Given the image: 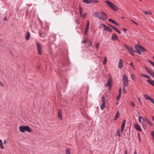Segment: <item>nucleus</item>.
Listing matches in <instances>:
<instances>
[{"label":"nucleus","mask_w":154,"mask_h":154,"mask_svg":"<svg viewBox=\"0 0 154 154\" xmlns=\"http://www.w3.org/2000/svg\"><path fill=\"white\" fill-rule=\"evenodd\" d=\"M108 17L106 14L104 12L101 11L100 12L99 19L102 20L103 21L107 20Z\"/></svg>","instance_id":"39448f33"},{"label":"nucleus","mask_w":154,"mask_h":154,"mask_svg":"<svg viewBox=\"0 0 154 154\" xmlns=\"http://www.w3.org/2000/svg\"><path fill=\"white\" fill-rule=\"evenodd\" d=\"M140 75L142 77H145L147 79H149L150 78V76L145 74H141Z\"/></svg>","instance_id":"bb28decb"},{"label":"nucleus","mask_w":154,"mask_h":154,"mask_svg":"<svg viewBox=\"0 0 154 154\" xmlns=\"http://www.w3.org/2000/svg\"><path fill=\"white\" fill-rule=\"evenodd\" d=\"M135 47L136 50H139L142 52L146 51L144 48L140 45L136 44L135 45Z\"/></svg>","instance_id":"6e6552de"},{"label":"nucleus","mask_w":154,"mask_h":154,"mask_svg":"<svg viewBox=\"0 0 154 154\" xmlns=\"http://www.w3.org/2000/svg\"><path fill=\"white\" fill-rule=\"evenodd\" d=\"M144 13L146 15H151L152 14V13L150 11H144Z\"/></svg>","instance_id":"2f4dec72"},{"label":"nucleus","mask_w":154,"mask_h":154,"mask_svg":"<svg viewBox=\"0 0 154 154\" xmlns=\"http://www.w3.org/2000/svg\"><path fill=\"white\" fill-rule=\"evenodd\" d=\"M66 154H70V150L69 148H67L66 150Z\"/></svg>","instance_id":"cd10ccee"},{"label":"nucleus","mask_w":154,"mask_h":154,"mask_svg":"<svg viewBox=\"0 0 154 154\" xmlns=\"http://www.w3.org/2000/svg\"><path fill=\"white\" fill-rule=\"evenodd\" d=\"M142 125H143V128L145 129H146L147 128V126L146 125L143 124V123H142Z\"/></svg>","instance_id":"a19ab883"},{"label":"nucleus","mask_w":154,"mask_h":154,"mask_svg":"<svg viewBox=\"0 0 154 154\" xmlns=\"http://www.w3.org/2000/svg\"><path fill=\"white\" fill-rule=\"evenodd\" d=\"M111 28H113L115 31H116L119 34H121V32L118 30V29L116 28V27L112 25H109Z\"/></svg>","instance_id":"6ab92c4d"},{"label":"nucleus","mask_w":154,"mask_h":154,"mask_svg":"<svg viewBox=\"0 0 154 154\" xmlns=\"http://www.w3.org/2000/svg\"><path fill=\"white\" fill-rule=\"evenodd\" d=\"M123 61L122 59H120L118 64V67L119 69H121L123 66Z\"/></svg>","instance_id":"dca6fc26"},{"label":"nucleus","mask_w":154,"mask_h":154,"mask_svg":"<svg viewBox=\"0 0 154 154\" xmlns=\"http://www.w3.org/2000/svg\"><path fill=\"white\" fill-rule=\"evenodd\" d=\"M123 30L125 32H126L127 31V29L125 28H124L123 29Z\"/></svg>","instance_id":"13d9d810"},{"label":"nucleus","mask_w":154,"mask_h":154,"mask_svg":"<svg viewBox=\"0 0 154 154\" xmlns=\"http://www.w3.org/2000/svg\"><path fill=\"white\" fill-rule=\"evenodd\" d=\"M104 2L105 3H107L111 9L114 11H116L118 10V8L115 5L112 3L107 0L104 1Z\"/></svg>","instance_id":"20e7f679"},{"label":"nucleus","mask_w":154,"mask_h":154,"mask_svg":"<svg viewBox=\"0 0 154 154\" xmlns=\"http://www.w3.org/2000/svg\"><path fill=\"white\" fill-rule=\"evenodd\" d=\"M147 123L151 126H152L153 125V124L152 123L150 122L149 121L147 122Z\"/></svg>","instance_id":"de8ad7c7"},{"label":"nucleus","mask_w":154,"mask_h":154,"mask_svg":"<svg viewBox=\"0 0 154 154\" xmlns=\"http://www.w3.org/2000/svg\"><path fill=\"white\" fill-rule=\"evenodd\" d=\"M134 52L137 53L140 55L141 54V52H140V51L139 50H136V51H134Z\"/></svg>","instance_id":"ea45409f"},{"label":"nucleus","mask_w":154,"mask_h":154,"mask_svg":"<svg viewBox=\"0 0 154 154\" xmlns=\"http://www.w3.org/2000/svg\"><path fill=\"white\" fill-rule=\"evenodd\" d=\"M39 25L42 26V29H41L39 32V36L40 37L44 38L46 35L47 31L48 29V24L46 23H42L39 19Z\"/></svg>","instance_id":"f257e3e1"},{"label":"nucleus","mask_w":154,"mask_h":154,"mask_svg":"<svg viewBox=\"0 0 154 154\" xmlns=\"http://www.w3.org/2000/svg\"><path fill=\"white\" fill-rule=\"evenodd\" d=\"M83 2L86 4L91 3V0H82Z\"/></svg>","instance_id":"a878e982"},{"label":"nucleus","mask_w":154,"mask_h":154,"mask_svg":"<svg viewBox=\"0 0 154 154\" xmlns=\"http://www.w3.org/2000/svg\"><path fill=\"white\" fill-rule=\"evenodd\" d=\"M89 25L90 22L88 20H87V25L84 32V34L85 35H86L87 34L89 28Z\"/></svg>","instance_id":"f8f14e48"},{"label":"nucleus","mask_w":154,"mask_h":154,"mask_svg":"<svg viewBox=\"0 0 154 154\" xmlns=\"http://www.w3.org/2000/svg\"><path fill=\"white\" fill-rule=\"evenodd\" d=\"M0 147L1 149H3L4 148V146H3L2 142V140L0 139Z\"/></svg>","instance_id":"c756f323"},{"label":"nucleus","mask_w":154,"mask_h":154,"mask_svg":"<svg viewBox=\"0 0 154 154\" xmlns=\"http://www.w3.org/2000/svg\"><path fill=\"white\" fill-rule=\"evenodd\" d=\"M144 96L146 99L150 100L151 103L154 104V100L147 94H144Z\"/></svg>","instance_id":"9b49d317"},{"label":"nucleus","mask_w":154,"mask_h":154,"mask_svg":"<svg viewBox=\"0 0 154 154\" xmlns=\"http://www.w3.org/2000/svg\"><path fill=\"white\" fill-rule=\"evenodd\" d=\"M4 21H5V20H7V17H5L4 18Z\"/></svg>","instance_id":"4d7b16f0"},{"label":"nucleus","mask_w":154,"mask_h":154,"mask_svg":"<svg viewBox=\"0 0 154 154\" xmlns=\"http://www.w3.org/2000/svg\"><path fill=\"white\" fill-rule=\"evenodd\" d=\"M125 48L128 51L129 53L133 56H134V50L133 48L130 46H128L125 44L124 45Z\"/></svg>","instance_id":"7ed1b4c3"},{"label":"nucleus","mask_w":154,"mask_h":154,"mask_svg":"<svg viewBox=\"0 0 154 154\" xmlns=\"http://www.w3.org/2000/svg\"><path fill=\"white\" fill-rule=\"evenodd\" d=\"M134 127L135 129L137 131H142L141 128L137 124L134 125Z\"/></svg>","instance_id":"a211bd4d"},{"label":"nucleus","mask_w":154,"mask_h":154,"mask_svg":"<svg viewBox=\"0 0 154 154\" xmlns=\"http://www.w3.org/2000/svg\"><path fill=\"white\" fill-rule=\"evenodd\" d=\"M121 97V95L118 94V95L117 97V99L118 101L119 100V99H120Z\"/></svg>","instance_id":"c03bdc74"},{"label":"nucleus","mask_w":154,"mask_h":154,"mask_svg":"<svg viewBox=\"0 0 154 154\" xmlns=\"http://www.w3.org/2000/svg\"><path fill=\"white\" fill-rule=\"evenodd\" d=\"M100 45V44L99 43H97L96 44V45L95 46V47L96 48L97 50H98V47H99Z\"/></svg>","instance_id":"58836bf2"},{"label":"nucleus","mask_w":154,"mask_h":154,"mask_svg":"<svg viewBox=\"0 0 154 154\" xmlns=\"http://www.w3.org/2000/svg\"><path fill=\"white\" fill-rule=\"evenodd\" d=\"M41 45L39 44V55H41L42 52L41 50Z\"/></svg>","instance_id":"f704fd0d"},{"label":"nucleus","mask_w":154,"mask_h":154,"mask_svg":"<svg viewBox=\"0 0 154 154\" xmlns=\"http://www.w3.org/2000/svg\"><path fill=\"white\" fill-rule=\"evenodd\" d=\"M152 58H153V59H154V56H153Z\"/></svg>","instance_id":"774afa93"},{"label":"nucleus","mask_w":154,"mask_h":154,"mask_svg":"<svg viewBox=\"0 0 154 154\" xmlns=\"http://www.w3.org/2000/svg\"><path fill=\"white\" fill-rule=\"evenodd\" d=\"M148 61L154 67V62L149 59L148 60Z\"/></svg>","instance_id":"72a5a7b5"},{"label":"nucleus","mask_w":154,"mask_h":154,"mask_svg":"<svg viewBox=\"0 0 154 154\" xmlns=\"http://www.w3.org/2000/svg\"><path fill=\"white\" fill-rule=\"evenodd\" d=\"M118 118V117H117L115 116V117H114V120H116Z\"/></svg>","instance_id":"052dcab7"},{"label":"nucleus","mask_w":154,"mask_h":154,"mask_svg":"<svg viewBox=\"0 0 154 154\" xmlns=\"http://www.w3.org/2000/svg\"><path fill=\"white\" fill-rule=\"evenodd\" d=\"M109 20L117 26H119V25L116 21L112 19L109 18Z\"/></svg>","instance_id":"5701e85b"},{"label":"nucleus","mask_w":154,"mask_h":154,"mask_svg":"<svg viewBox=\"0 0 154 154\" xmlns=\"http://www.w3.org/2000/svg\"><path fill=\"white\" fill-rule=\"evenodd\" d=\"M141 119H142L143 121H146L147 122H148L149 121V119L147 118H146V119H145L142 116H140L139 117V121L140 123H142L141 121Z\"/></svg>","instance_id":"f3484780"},{"label":"nucleus","mask_w":154,"mask_h":154,"mask_svg":"<svg viewBox=\"0 0 154 154\" xmlns=\"http://www.w3.org/2000/svg\"><path fill=\"white\" fill-rule=\"evenodd\" d=\"M101 26L104 27V30H106L108 32H112V30L109 27L106 26L105 24L102 23L101 24Z\"/></svg>","instance_id":"ddd939ff"},{"label":"nucleus","mask_w":154,"mask_h":154,"mask_svg":"<svg viewBox=\"0 0 154 154\" xmlns=\"http://www.w3.org/2000/svg\"><path fill=\"white\" fill-rule=\"evenodd\" d=\"M93 15L94 16L99 18L100 15V13L98 12H94L93 13Z\"/></svg>","instance_id":"412c9836"},{"label":"nucleus","mask_w":154,"mask_h":154,"mask_svg":"<svg viewBox=\"0 0 154 154\" xmlns=\"http://www.w3.org/2000/svg\"><path fill=\"white\" fill-rule=\"evenodd\" d=\"M116 117H119V112H117L116 113Z\"/></svg>","instance_id":"09e8293b"},{"label":"nucleus","mask_w":154,"mask_h":154,"mask_svg":"<svg viewBox=\"0 0 154 154\" xmlns=\"http://www.w3.org/2000/svg\"><path fill=\"white\" fill-rule=\"evenodd\" d=\"M105 99V98L103 96L102 97V103L100 106V109L101 110L104 109L105 107L106 103Z\"/></svg>","instance_id":"9d476101"},{"label":"nucleus","mask_w":154,"mask_h":154,"mask_svg":"<svg viewBox=\"0 0 154 154\" xmlns=\"http://www.w3.org/2000/svg\"><path fill=\"white\" fill-rule=\"evenodd\" d=\"M107 61V57H105L104 61H103V64L104 65L106 64Z\"/></svg>","instance_id":"7c9ffc66"},{"label":"nucleus","mask_w":154,"mask_h":154,"mask_svg":"<svg viewBox=\"0 0 154 154\" xmlns=\"http://www.w3.org/2000/svg\"><path fill=\"white\" fill-rule=\"evenodd\" d=\"M109 79L108 80L106 84L105 85V87H107L108 86H112L113 84V80L110 74L109 75Z\"/></svg>","instance_id":"0eeeda50"},{"label":"nucleus","mask_w":154,"mask_h":154,"mask_svg":"<svg viewBox=\"0 0 154 154\" xmlns=\"http://www.w3.org/2000/svg\"><path fill=\"white\" fill-rule=\"evenodd\" d=\"M88 47H90L92 45V43L91 41H89V42Z\"/></svg>","instance_id":"8fccbe9b"},{"label":"nucleus","mask_w":154,"mask_h":154,"mask_svg":"<svg viewBox=\"0 0 154 154\" xmlns=\"http://www.w3.org/2000/svg\"><path fill=\"white\" fill-rule=\"evenodd\" d=\"M127 153H128L127 151V150H126L125 151V154H127Z\"/></svg>","instance_id":"e2e57ef3"},{"label":"nucleus","mask_w":154,"mask_h":154,"mask_svg":"<svg viewBox=\"0 0 154 154\" xmlns=\"http://www.w3.org/2000/svg\"><path fill=\"white\" fill-rule=\"evenodd\" d=\"M58 118L60 120H62V113L61 110L60 109H59L58 110Z\"/></svg>","instance_id":"2eb2a0df"},{"label":"nucleus","mask_w":154,"mask_h":154,"mask_svg":"<svg viewBox=\"0 0 154 154\" xmlns=\"http://www.w3.org/2000/svg\"><path fill=\"white\" fill-rule=\"evenodd\" d=\"M152 58H153V59H154V56H153Z\"/></svg>","instance_id":"338daca9"},{"label":"nucleus","mask_w":154,"mask_h":154,"mask_svg":"<svg viewBox=\"0 0 154 154\" xmlns=\"http://www.w3.org/2000/svg\"><path fill=\"white\" fill-rule=\"evenodd\" d=\"M36 45H37V47L38 51V42L36 43Z\"/></svg>","instance_id":"3c124183"},{"label":"nucleus","mask_w":154,"mask_h":154,"mask_svg":"<svg viewBox=\"0 0 154 154\" xmlns=\"http://www.w3.org/2000/svg\"><path fill=\"white\" fill-rule=\"evenodd\" d=\"M123 86H127L129 84L128 77L125 74H123Z\"/></svg>","instance_id":"423d86ee"},{"label":"nucleus","mask_w":154,"mask_h":154,"mask_svg":"<svg viewBox=\"0 0 154 154\" xmlns=\"http://www.w3.org/2000/svg\"><path fill=\"white\" fill-rule=\"evenodd\" d=\"M20 131L22 132H24L25 131L31 132L32 131V130L28 126H20L19 127Z\"/></svg>","instance_id":"f03ea898"},{"label":"nucleus","mask_w":154,"mask_h":154,"mask_svg":"<svg viewBox=\"0 0 154 154\" xmlns=\"http://www.w3.org/2000/svg\"><path fill=\"white\" fill-rule=\"evenodd\" d=\"M131 77L132 80L134 81L135 80L134 79L135 78V76L134 74H132L131 75Z\"/></svg>","instance_id":"37998d69"},{"label":"nucleus","mask_w":154,"mask_h":154,"mask_svg":"<svg viewBox=\"0 0 154 154\" xmlns=\"http://www.w3.org/2000/svg\"><path fill=\"white\" fill-rule=\"evenodd\" d=\"M145 69L146 71L148 73H149L150 72L152 71L151 70L147 68L146 66L145 67Z\"/></svg>","instance_id":"c85d7f7f"},{"label":"nucleus","mask_w":154,"mask_h":154,"mask_svg":"<svg viewBox=\"0 0 154 154\" xmlns=\"http://www.w3.org/2000/svg\"><path fill=\"white\" fill-rule=\"evenodd\" d=\"M138 140H139V141H140V142H141V138H140V133L138 134Z\"/></svg>","instance_id":"49530a36"},{"label":"nucleus","mask_w":154,"mask_h":154,"mask_svg":"<svg viewBox=\"0 0 154 154\" xmlns=\"http://www.w3.org/2000/svg\"><path fill=\"white\" fill-rule=\"evenodd\" d=\"M120 129L119 128L118 129L117 131L116 132V136H118V137H120L121 136V134L120 133Z\"/></svg>","instance_id":"393cba45"},{"label":"nucleus","mask_w":154,"mask_h":154,"mask_svg":"<svg viewBox=\"0 0 154 154\" xmlns=\"http://www.w3.org/2000/svg\"><path fill=\"white\" fill-rule=\"evenodd\" d=\"M131 21L133 23L137 25H138V24L137 23H136L135 22L133 21V20H131Z\"/></svg>","instance_id":"603ef678"},{"label":"nucleus","mask_w":154,"mask_h":154,"mask_svg":"<svg viewBox=\"0 0 154 154\" xmlns=\"http://www.w3.org/2000/svg\"><path fill=\"white\" fill-rule=\"evenodd\" d=\"M83 43L85 44L87 43V42L86 41V40L85 39H84L82 42Z\"/></svg>","instance_id":"864d4df0"},{"label":"nucleus","mask_w":154,"mask_h":154,"mask_svg":"<svg viewBox=\"0 0 154 154\" xmlns=\"http://www.w3.org/2000/svg\"><path fill=\"white\" fill-rule=\"evenodd\" d=\"M137 99L139 101V102L141 104H142V103L141 102L140 100V98H137Z\"/></svg>","instance_id":"5fc2aeb1"},{"label":"nucleus","mask_w":154,"mask_h":154,"mask_svg":"<svg viewBox=\"0 0 154 154\" xmlns=\"http://www.w3.org/2000/svg\"><path fill=\"white\" fill-rule=\"evenodd\" d=\"M79 13L80 14V16L81 17H83L84 19H85L87 16V14L86 13H84L83 14H82V8L81 7L80 5L79 6Z\"/></svg>","instance_id":"1a4fd4ad"},{"label":"nucleus","mask_w":154,"mask_h":154,"mask_svg":"<svg viewBox=\"0 0 154 154\" xmlns=\"http://www.w3.org/2000/svg\"><path fill=\"white\" fill-rule=\"evenodd\" d=\"M91 3H98L99 2L97 0H91Z\"/></svg>","instance_id":"473e14b6"},{"label":"nucleus","mask_w":154,"mask_h":154,"mask_svg":"<svg viewBox=\"0 0 154 154\" xmlns=\"http://www.w3.org/2000/svg\"><path fill=\"white\" fill-rule=\"evenodd\" d=\"M30 33L29 32H28L27 33V35L25 36V38L27 41L29 40L30 37Z\"/></svg>","instance_id":"4be33fe9"},{"label":"nucleus","mask_w":154,"mask_h":154,"mask_svg":"<svg viewBox=\"0 0 154 154\" xmlns=\"http://www.w3.org/2000/svg\"><path fill=\"white\" fill-rule=\"evenodd\" d=\"M147 81L150 84L154 86V81L148 79Z\"/></svg>","instance_id":"b1692460"},{"label":"nucleus","mask_w":154,"mask_h":154,"mask_svg":"<svg viewBox=\"0 0 154 154\" xmlns=\"http://www.w3.org/2000/svg\"><path fill=\"white\" fill-rule=\"evenodd\" d=\"M109 86V89L110 90L111 89L112 87V86H111H111Z\"/></svg>","instance_id":"0e129e2a"},{"label":"nucleus","mask_w":154,"mask_h":154,"mask_svg":"<svg viewBox=\"0 0 154 154\" xmlns=\"http://www.w3.org/2000/svg\"><path fill=\"white\" fill-rule=\"evenodd\" d=\"M152 120L153 121H154V116H152Z\"/></svg>","instance_id":"680f3d73"},{"label":"nucleus","mask_w":154,"mask_h":154,"mask_svg":"<svg viewBox=\"0 0 154 154\" xmlns=\"http://www.w3.org/2000/svg\"><path fill=\"white\" fill-rule=\"evenodd\" d=\"M130 105H131V106L132 107H135V106L134 103L133 102H132V101H131V102H130Z\"/></svg>","instance_id":"e433bc0d"},{"label":"nucleus","mask_w":154,"mask_h":154,"mask_svg":"<svg viewBox=\"0 0 154 154\" xmlns=\"http://www.w3.org/2000/svg\"><path fill=\"white\" fill-rule=\"evenodd\" d=\"M118 39L117 36L115 34H113L111 37V39L113 41H115Z\"/></svg>","instance_id":"aec40b11"},{"label":"nucleus","mask_w":154,"mask_h":154,"mask_svg":"<svg viewBox=\"0 0 154 154\" xmlns=\"http://www.w3.org/2000/svg\"><path fill=\"white\" fill-rule=\"evenodd\" d=\"M122 90L121 87H120L119 90V94L121 95Z\"/></svg>","instance_id":"a18cd8bd"},{"label":"nucleus","mask_w":154,"mask_h":154,"mask_svg":"<svg viewBox=\"0 0 154 154\" xmlns=\"http://www.w3.org/2000/svg\"><path fill=\"white\" fill-rule=\"evenodd\" d=\"M126 123V120H124L122 122V125L121 126V132H122L124 131L125 126V125Z\"/></svg>","instance_id":"4468645a"},{"label":"nucleus","mask_w":154,"mask_h":154,"mask_svg":"<svg viewBox=\"0 0 154 154\" xmlns=\"http://www.w3.org/2000/svg\"><path fill=\"white\" fill-rule=\"evenodd\" d=\"M0 85L3 87H4V85L0 82Z\"/></svg>","instance_id":"6e6d98bb"},{"label":"nucleus","mask_w":154,"mask_h":154,"mask_svg":"<svg viewBox=\"0 0 154 154\" xmlns=\"http://www.w3.org/2000/svg\"><path fill=\"white\" fill-rule=\"evenodd\" d=\"M125 87L126 86H123V91L124 93L125 94H126L127 93V91L125 90Z\"/></svg>","instance_id":"79ce46f5"},{"label":"nucleus","mask_w":154,"mask_h":154,"mask_svg":"<svg viewBox=\"0 0 154 154\" xmlns=\"http://www.w3.org/2000/svg\"><path fill=\"white\" fill-rule=\"evenodd\" d=\"M134 154H137V152L136 150V151L134 152Z\"/></svg>","instance_id":"69168bd1"},{"label":"nucleus","mask_w":154,"mask_h":154,"mask_svg":"<svg viewBox=\"0 0 154 154\" xmlns=\"http://www.w3.org/2000/svg\"><path fill=\"white\" fill-rule=\"evenodd\" d=\"M149 74L151 76L154 77V72L153 71H151Z\"/></svg>","instance_id":"4c0bfd02"},{"label":"nucleus","mask_w":154,"mask_h":154,"mask_svg":"<svg viewBox=\"0 0 154 154\" xmlns=\"http://www.w3.org/2000/svg\"><path fill=\"white\" fill-rule=\"evenodd\" d=\"M130 65L133 69H135V68L132 62H131Z\"/></svg>","instance_id":"c9c22d12"},{"label":"nucleus","mask_w":154,"mask_h":154,"mask_svg":"<svg viewBox=\"0 0 154 154\" xmlns=\"http://www.w3.org/2000/svg\"><path fill=\"white\" fill-rule=\"evenodd\" d=\"M7 143L6 140H5L4 141L3 143L4 144H5Z\"/></svg>","instance_id":"bf43d9fd"}]
</instances>
